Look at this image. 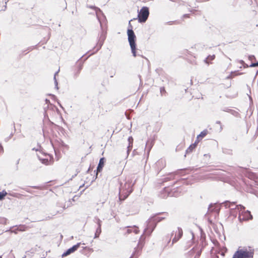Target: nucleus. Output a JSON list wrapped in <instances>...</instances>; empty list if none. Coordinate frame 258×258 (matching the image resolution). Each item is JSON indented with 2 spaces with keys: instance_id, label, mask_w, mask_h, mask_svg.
Wrapping results in <instances>:
<instances>
[{
  "instance_id": "nucleus-1",
  "label": "nucleus",
  "mask_w": 258,
  "mask_h": 258,
  "mask_svg": "<svg viewBox=\"0 0 258 258\" xmlns=\"http://www.w3.org/2000/svg\"><path fill=\"white\" fill-rule=\"evenodd\" d=\"M253 255L254 249L251 247H239L232 258H253Z\"/></svg>"
},
{
  "instance_id": "nucleus-2",
  "label": "nucleus",
  "mask_w": 258,
  "mask_h": 258,
  "mask_svg": "<svg viewBox=\"0 0 258 258\" xmlns=\"http://www.w3.org/2000/svg\"><path fill=\"white\" fill-rule=\"evenodd\" d=\"M133 191V188L130 183H125L120 189L119 199L123 201L130 195Z\"/></svg>"
},
{
  "instance_id": "nucleus-3",
  "label": "nucleus",
  "mask_w": 258,
  "mask_h": 258,
  "mask_svg": "<svg viewBox=\"0 0 258 258\" xmlns=\"http://www.w3.org/2000/svg\"><path fill=\"white\" fill-rule=\"evenodd\" d=\"M237 209L239 211L238 219L240 221H247L252 219V217L250 212L248 211H245L243 206L241 205L237 206Z\"/></svg>"
},
{
  "instance_id": "nucleus-4",
  "label": "nucleus",
  "mask_w": 258,
  "mask_h": 258,
  "mask_svg": "<svg viewBox=\"0 0 258 258\" xmlns=\"http://www.w3.org/2000/svg\"><path fill=\"white\" fill-rule=\"evenodd\" d=\"M127 36L128 42L130 43V45L132 50V52L133 53L134 56L136 57L137 56L136 44L135 43L136 36L133 30L132 29H128L127 30Z\"/></svg>"
},
{
  "instance_id": "nucleus-5",
  "label": "nucleus",
  "mask_w": 258,
  "mask_h": 258,
  "mask_svg": "<svg viewBox=\"0 0 258 258\" xmlns=\"http://www.w3.org/2000/svg\"><path fill=\"white\" fill-rule=\"evenodd\" d=\"M149 15V8L147 7H143L138 12V18L140 23H144L147 20Z\"/></svg>"
},
{
  "instance_id": "nucleus-6",
  "label": "nucleus",
  "mask_w": 258,
  "mask_h": 258,
  "mask_svg": "<svg viewBox=\"0 0 258 258\" xmlns=\"http://www.w3.org/2000/svg\"><path fill=\"white\" fill-rule=\"evenodd\" d=\"M202 249L197 245L195 246L189 252V254L194 256V258H199L201 255Z\"/></svg>"
},
{
  "instance_id": "nucleus-7",
  "label": "nucleus",
  "mask_w": 258,
  "mask_h": 258,
  "mask_svg": "<svg viewBox=\"0 0 258 258\" xmlns=\"http://www.w3.org/2000/svg\"><path fill=\"white\" fill-rule=\"evenodd\" d=\"M157 224L152 220V218L149 220L148 226L146 229V232L151 234L156 226Z\"/></svg>"
},
{
  "instance_id": "nucleus-8",
  "label": "nucleus",
  "mask_w": 258,
  "mask_h": 258,
  "mask_svg": "<svg viewBox=\"0 0 258 258\" xmlns=\"http://www.w3.org/2000/svg\"><path fill=\"white\" fill-rule=\"evenodd\" d=\"M81 245V243H78L77 244L74 245L71 248L68 249L66 252L63 253L62 254V257H65L69 254H71L72 253L74 252L75 251H76L78 248L80 247Z\"/></svg>"
},
{
  "instance_id": "nucleus-9",
  "label": "nucleus",
  "mask_w": 258,
  "mask_h": 258,
  "mask_svg": "<svg viewBox=\"0 0 258 258\" xmlns=\"http://www.w3.org/2000/svg\"><path fill=\"white\" fill-rule=\"evenodd\" d=\"M175 236L172 239V244L176 242L182 236L183 232L181 228H178L175 231Z\"/></svg>"
},
{
  "instance_id": "nucleus-10",
  "label": "nucleus",
  "mask_w": 258,
  "mask_h": 258,
  "mask_svg": "<svg viewBox=\"0 0 258 258\" xmlns=\"http://www.w3.org/2000/svg\"><path fill=\"white\" fill-rule=\"evenodd\" d=\"M105 159L104 157L101 158L100 159L97 168V174H98V173L100 172L102 170V169L105 164Z\"/></svg>"
},
{
  "instance_id": "nucleus-11",
  "label": "nucleus",
  "mask_w": 258,
  "mask_h": 258,
  "mask_svg": "<svg viewBox=\"0 0 258 258\" xmlns=\"http://www.w3.org/2000/svg\"><path fill=\"white\" fill-rule=\"evenodd\" d=\"M42 163L45 165H50L52 163L53 161L52 160V158L50 156L48 155L46 156V158L44 159H40Z\"/></svg>"
},
{
  "instance_id": "nucleus-12",
  "label": "nucleus",
  "mask_w": 258,
  "mask_h": 258,
  "mask_svg": "<svg viewBox=\"0 0 258 258\" xmlns=\"http://www.w3.org/2000/svg\"><path fill=\"white\" fill-rule=\"evenodd\" d=\"M208 133V132L207 130H204L202 131L200 135H199L197 137V143H199L201 140L204 138Z\"/></svg>"
},
{
  "instance_id": "nucleus-13",
  "label": "nucleus",
  "mask_w": 258,
  "mask_h": 258,
  "mask_svg": "<svg viewBox=\"0 0 258 258\" xmlns=\"http://www.w3.org/2000/svg\"><path fill=\"white\" fill-rule=\"evenodd\" d=\"M220 207L218 205H211L209 208V211L211 212H214L217 214L219 213L220 211Z\"/></svg>"
},
{
  "instance_id": "nucleus-14",
  "label": "nucleus",
  "mask_w": 258,
  "mask_h": 258,
  "mask_svg": "<svg viewBox=\"0 0 258 258\" xmlns=\"http://www.w3.org/2000/svg\"><path fill=\"white\" fill-rule=\"evenodd\" d=\"M127 228L126 233L127 234H130L132 232H134L137 234L139 232L138 227L136 226L127 227Z\"/></svg>"
},
{
  "instance_id": "nucleus-15",
  "label": "nucleus",
  "mask_w": 258,
  "mask_h": 258,
  "mask_svg": "<svg viewBox=\"0 0 258 258\" xmlns=\"http://www.w3.org/2000/svg\"><path fill=\"white\" fill-rule=\"evenodd\" d=\"M199 143H197V141L196 140L194 144L190 145L189 147L187 149L186 153L191 152L194 149L196 148Z\"/></svg>"
},
{
  "instance_id": "nucleus-16",
  "label": "nucleus",
  "mask_w": 258,
  "mask_h": 258,
  "mask_svg": "<svg viewBox=\"0 0 258 258\" xmlns=\"http://www.w3.org/2000/svg\"><path fill=\"white\" fill-rule=\"evenodd\" d=\"M83 64L81 62H78L77 63L76 66L75 67V71H76L77 74H79L82 69Z\"/></svg>"
},
{
  "instance_id": "nucleus-17",
  "label": "nucleus",
  "mask_w": 258,
  "mask_h": 258,
  "mask_svg": "<svg viewBox=\"0 0 258 258\" xmlns=\"http://www.w3.org/2000/svg\"><path fill=\"white\" fill-rule=\"evenodd\" d=\"M151 218H152V220H153L156 224L165 219L164 217H161L158 216H154L152 217Z\"/></svg>"
},
{
  "instance_id": "nucleus-18",
  "label": "nucleus",
  "mask_w": 258,
  "mask_h": 258,
  "mask_svg": "<svg viewBox=\"0 0 258 258\" xmlns=\"http://www.w3.org/2000/svg\"><path fill=\"white\" fill-rule=\"evenodd\" d=\"M133 138L132 137H130L128 138V146L127 147L128 148V152H130L133 147Z\"/></svg>"
},
{
  "instance_id": "nucleus-19",
  "label": "nucleus",
  "mask_w": 258,
  "mask_h": 258,
  "mask_svg": "<svg viewBox=\"0 0 258 258\" xmlns=\"http://www.w3.org/2000/svg\"><path fill=\"white\" fill-rule=\"evenodd\" d=\"M215 58V55H209L207 58L206 59H205V61L206 62V63H207V64H210V63H211V61L214 60Z\"/></svg>"
},
{
  "instance_id": "nucleus-20",
  "label": "nucleus",
  "mask_w": 258,
  "mask_h": 258,
  "mask_svg": "<svg viewBox=\"0 0 258 258\" xmlns=\"http://www.w3.org/2000/svg\"><path fill=\"white\" fill-rule=\"evenodd\" d=\"M101 227H100V226H99L96 230L95 235V237H96V238L98 237L99 236L100 233H101Z\"/></svg>"
},
{
  "instance_id": "nucleus-21",
  "label": "nucleus",
  "mask_w": 258,
  "mask_h": 258,
  "mask_svg": "<svg viewBox=\"0 0 258 258\" xmlns=\"http://www.w3.org/2000/svg\"><path fill=\"white\" fill-rule=\"evenodd\" d=\"M7 195V193L6 191L0 192V201L2 200Z\"/></svg>"
},
{
  "instance_id": "nucleus-22",
  "label": "nucleus",
  "mask_w": 258,
  "mask_h": 258,
  "mask_svg": "<svg viewBox=\"0 0 258 258\" xmlns=\"http://www.w3.org/2000/svg\"><path fill=\"white\" fill-rule=\"evenodd\" d=\"M143 247V244L142 242H139L138 245V248L140 250L142 249Z\"/></svg>"
},
{
  "instance_id": "nucleus-23",
  "label": "nucleus",
  "mask_w": 258,
  "mask_h": 258,
  "mask_svg": "<svg viewBox=\"0 0 258 258\" xmlns=\"http://www.w3.org/2000/svg\"><path fill=\"white\" fill-rule=\"evenodd\" d=\"M210 258H219V256L216 253H212Z\"/></svg>"
},
{
  "instance_id": "nucleus-24",
  "label": "nucleus",
  "mask_w": 258,
  "mask_h": 258,
  "mask_svg": "<svg viewBox=\"0 0 258 258\" xmlns=\"http://www.w3.org/2000/svg\"><path fill=\"white\" fill-rule=\"evenodd\" d=\"M258 67V62L256 63H251V64L249 66V67Z\"/></svg>"
},
{
  "instance_id": "nucleus-25",
  "label": "nucleus",
  "mask_w": 258,
  "mask_h": 258,
  "mask_svg": "<svg viewBox=\"0 0 258 258\" xmlns=\"http://www.w3.org/2000/svg\"><path fill=\"white\" fill-rule=\"evenodd\" d=\"M248 58L250 60L253 61V60H255V57L254 55H250L248 57Z\"/></svg>"
},
{
  "instance_id": "nucleus-26",
  "label": "nucleus",
  "mask_w": 258,
  "mask_h": 258,
  "mask_svg": "<svg viewBox=\"0 0 258 258\" xmlns=\"http://www.w3.org/2000/svg\"><path fill=\"white\" fill-rule=\"evenodd\" d=\"M26 230V227L24 226H20V231H25Z\"/></svg>"
},
{
  "instance_id": "nucleus-27",
  "label": "nucleus",
  "mask_w": 258,
  "mask_h": 258,
  "mask_svg": "<svg viewBox=\"0 0 258 258\" xmlns=\"http://www.w3.org/2000/svg\"><path fill=\"white\" fill-rule=\"evenodd\" d=\"M183 17L185 18H189V14H185L183 15Z\"/></svg>"
},
{
  "instance_id": "nucleus-28",
  "label": "nucleus",
  "mask_w": 258,
  "mask_h": 258,
  "mask_svg": "<svg viewBox=\"0 0 258 258\" xmlns=\"http://www.w3.org/2000/svg\"><path fill=\"white\" fill-rule=\"evenodd\" d=\"M3 152V148L2 146L0 144V153Z\"/></svg>"
},
{
  "instance_id": "nucleus-29",
  "label": "nucleus",
  "mask_w": 258,
  "mask_h": 258,
  "mask_svg": "<svg viewBox=\"0 0 258 258\" xmlns=\"http://www.w3.org/2000/svg\"><path fill=\"white\" fill-rule=\"evenodd\" d=\"M232 77V75L227 77V78H231Z\"/></svg>"
},
{
  "instance_id": "nucleus-30",
  "label": "nucleus",
  "mask_w": 258,
  "mask_h": 258,
  "mask_svg": "<svg viewBox=\"0 0 258 258\" xmlns=\"http://www.w3.org/2000/svg\"><path fill=\"white\" fill-rule=\"evenodd\" d=\"M191 243H192V240L191 239L190 242Z\"/></svg>"
},
{
  "instance_id": "nucleus-31",
  "label": "nucleus",
  "mask_w": 258,
  "mask_h": 258,
  "mask_svg": "<svg viewBox=\"0 0 258 258\" xmlns=\"http://www.w3.org/2000/svg\"><path fill=\"white\" fill-rule=\"evenodd\" d=\"M165 91L164 88H163L162 91Z\"/></svg>"
},
{
  "instance_id": "nucleus-32",
  "label": "nucleus",
  "mask_w": 258,
  "mask_h": 258,
  "mask_svg": "<svg viewBox=\"0 0 258 258\" xmlns=\"http://www.w3.org/2000/svg\"><path fill=\"white\" fill-rule=\"evenodd\" d=\"M165 91L164 88H163L162 91Z\"/></svg>"
}]
</instances>
